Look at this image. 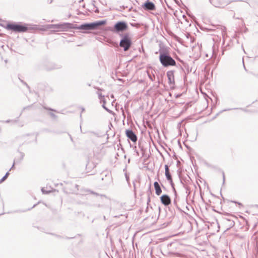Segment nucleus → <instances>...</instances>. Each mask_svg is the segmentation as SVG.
Masks as SVG:
<instances>
[{
    "label": "nucleus",
    "instance_id": "nucleus-20",
    "mask_svg": "<svg viewBox=\"0 0 258 258\" xmlns=\"http://www.w3.org/2000/svg\"><path fill=\"white\" fill-rule=\"evenodd\" d=\"M14 164H15V162H14L13 166H12V167L11 168H12L14 166Z\"/></svg>",
    "mask_w": 258,
    "mask_h": 258
},
{
    "label": "nucleus",
    "instance_id": "nucleus-3",
    "mask_svg": "<svg viewBox=\"0 0 258 258\" xmlns=\"http://www.w3.org/2000/svg\"><path fill=\"white\" fill-rule=\"evenodd\" d=\"M132 45V40L128 33L122 35V39L120 41L119 45L123 48L124 51L128 50Z\"/></svg>",
    "mask_w": 258,
    "mask_h": 258
},
{
    "label": "nucleus",
    "instance_id": "nucleus-7",
    "mask_svg": "<svg viewBox=\"0 0 258 258\" xmlns=\"http://www.w3.org/2000/svg\"><path fill=\"white\" fill-rule=\"evenodd\" d=\"M126 135L128 139L134 142L137 140V137L135 133L132 130H126Z\"/></svg>",
    "mask_w": 258,
    "mask_h": 258
},
{
    "label": "nucleus",
    "instance_id": "nucleus-21",
    "mask_svg": "<svg viewBox=\"0 0 258 258\" xmlns=\"http://www.w3.org/2000/svg\"><path fill=\"white\" fill-rule=\"evenodd\" d=\"M223 180H225V176H224V174H223Z\"/></svg>",
    "mask_w": 258,
    "mask_h": 258
},
{
    "label": "nucleus",
    "instance_id": "nucleus-8",
    "mask_svg": "<svg viewBox=\"0 0 258 258\" xmlns=\"http://www.w3.org/2000/svg\"><path fill=\"white\" fill-rule=\"evenodd\" d=\"M160 199H161V201L162 203L165 206H167V205H169L171 203L170 198L168 195H162L160 197Z\"/></svg>",
    "mask_w": 258,
    "mask_h": 258
},
{
    "label": "nucleus",
    "instance_id": "nucleus-12",
    "mask_svg": "<svg viewBox=\"0 0 258 258\" xmlns=\"http://www.w3.org/2000/svg\"><path fill=\"white\" fill-rule=\"evenodd\" d=\"M154 186L155 187L156 194L158 196H159L162 192V190L160 188L159 184L158 182L156 181L154 183Z\"/></svg>",
    "mask_w": 258,
    "mask_h": 258
},
{
    "label": "nucleus",
    "instance_id": "nucleus-13",
    "mask_svg": "<svg viewBox=\"0 0 258 258\" xmlns=\"http://www.w3.org/2000/svg\"><path fill=\"white\" fill-rule=\"evenodd\" d=\"M41 191H42V193L44 194H49L51 192V189L45 190L44 187L41 188Z\"/></svg>",
    "mask_w": 258,
    "mask_h": 258
},
{
    "label": "nucleus",
    "instance_id": "nucleus-19",
    "mask_svg": "<svg viewBox=\"0 0 258 258\" xmlns=\"http://www.w3.org/2000/svg\"><path fill=\"white\" fill-rule=\"evenodd\" d=\"M242 62H243V64H244V60H243V58L242 59ZM243 66H244V68L245 69V66H244V64H243Z\"/></svg>",
    "mask_w": 258,
    "mask_h": 258
},
{
    "label": "nucleus",
    "instance_id": "nucleus-17",
    "mask_svg": "<svg viewBox=\"0 0 258 258\" xmlns=\"http://www.w3.org/2000/svg\"><path fill=\"white\" fill-rule=\"evenodd\" d=\"M105 101H104V104L103 105V107L106 110H108V109L104 105Z\"/></svg>",
    "mask_w": 258,
    "mask_h": 258
},
{
    "label": "nucleus",
    "instance_id": "nucleus-6",
    "mask_svg": "<svg viewBox=\"0 0 258 258\" xmlns=\"http://www.w3.org/2000/svg\"><path fill=\"white\" fill-rule=\"evenodd\" d=\"M127 28V25L125 22H118L114 26V32L118 33L125 30Z\"/></svg>",
    "mask_w": 258,
    "mask_h": 258
},
{
    "label": "nucleus",
    "instance_id": "nucleus-10",
    "mask_svg": "<svg viewBox=\"0 0 258 258\" xmlns=\"http://www.w3.org/2000/svg\"><path fill=\"white\" fill-rule=\"evenodd\" d=\"M144 7L147 10H154L155 9V5L152 2H148L144 4Z\"/></svg>",
    "mask_w": 258,
    "mask_h": 258
},
{
    "label": "nucleus",
    "instance_id": "nucleus-18",
    "mask_svg": "<svg viewBox=\"0 0 258 258\" xmlns=\"http://www.w3.org/2000/svg\"><path fill=\"white\" fill-rule=\"evenodd\" d=\"M9 172H7L6 173V174H5V176L7 177H8V176L9 175Z\"/></svg>",
    "mask_w": 258,
    "mask_h": 258
},
{
    "label": "nucleus",
    "instance_id": "nucleus-11",
    "mask_svg": "<svg viewBox=\"0 0 258 258\" xmlns=\"http://www.w3.org/2000/svg\"><path fill=\"white\" fill-rule=\"evenodd\" d=\"M167 76L168 79V83L170 84H174V78L173 73L172 72H168L167 73Z\"/></svg>",
    "mask_w": 258,
    "mask_h": 258
},
{
    "label": "nucleus",
    "instance_id": "nucleus-1",
    "mask_svg": "<svg viewBox=\"0 0 258 258\" xmlns=\"http://www.w3.org/2000/svg\"><path fill=\"white\" fill-rule=\"evenodd\" d=\"M159 60L164 67L174 66L176 64L175 61L169 55L160 52Z\"/></svg>",
    "mask_w": 258,
    "mask_h": 258
},
{
    "label": "nucleus",
    "instance_id": "nucleus-14",
    "mask_svg": "<svg viewBox=\"0 0 258 258\" xmlns=\"http://www.w3.org/2000/svg\"><path fill=\"white\" fill-rule=\"evenodd\" d=\"M213 50H212V51L210 53V54H207V53L206 54V56H207V57H211L213 56Z\"/></svg>",
    "mask_w": 258,
    "mask_h": 258
},
{
    "label": "nucleus",
    "instance_id": "nucleus-4",
    "mask_svg": "<svg viewBox=\"0 0 258 258\" xmlns=\"http://www.w3.org/2000/svg\"><path fill=\"white\" fill-rule=\"evenodd\" d=\"M8 30H13L16 32H25L28 28L26 25H21L19 24H8L6 26Z\"/></svg>",
    "mask_w": 258,
    "mask_h": 258
},
{
    "label": "nucleus",
    "instance_id": "nucleus-2",
    "mask_svg": "<svg viewBox=\"0 0 258 258\" xmlns=\"http://www.w3.org/2000/svg\"><path fill=\"white\" fill-rule=\"evenodd\" d=\"M106 23V21H98L91 23L81 25L79 28L81 30H90L97 29L98 27L103 25Z\"/></svg>",
    "mask_w": 258,
    "mask_h": 258
},
{
    "label": "nucleus",
    "instance_id": "nucleus-9",
    "mask_svg": "<svg viewBox=\"0 0 258 258\" xmlns=\"http://www.w3.org/2000/svg\"><path fill=\"white\" fill-rule=\"evenodd\" d=\"M165 174L167 179L169 181L171 185H173V181L171 175L169 173V168L167 165H165Z\"/></svg>",
    "mask_w": 258,
    "mask_h": 258
},
{
    "label": "nucleus",
    "instance_id": "nucleus-15",
    "mask_svg": "<svg viewBox=\"0 0 258 258\" xmlns=\"http://www.w3.org/2000/svg\"><path fill=\"white\" fill-rule=\"evenodd\" d=\"M7 178V177L5 175L0 180V182L4 181Z\"/></svg>",
    "mask_w": 258,
    "mask_h": 258
},
{
    "label": "nucleus",
    "instance_id": "nucleus-5",
    "mask_svg": "<svg viewBox=\"0 0 258 258\" xmlns=\"http://www.w3.org/2000/svg\"><path fill=\"white\" fill-rule=\"evenodd\" d=\"M70 23H64L58 24H50L47 26V28L53 29L56 31H63L70 28Z\"/></svg>",
    "mask_w": 258,
    "mask_h": 258
},
{
    "label": "nucleus",
    "instance_id": "nucleus-16",
    "mask_svg": "<svg viewBox=\"0 0 258 258\" xmlns=\"http://www.w3.org/2000/svg\"><path fill=\"white\" fill-rule=\"evenodd\" d=\"M148 76H149V78H150V79L152 81H153V79L152 77L151 76V75L148 74Z\"/></svg>",
    "mask_w": 258,
    "mask_h": 258
}]
</instances>
